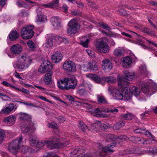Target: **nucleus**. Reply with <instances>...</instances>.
Instances as JSON below:
<instances>
[{
  "instance_id": "f257e3e1",
  "label": "nucleus",
  "mask_w": 157,
  "mask_h": 157,
  "mask_svg": "<svg viewBox=\"0 0 157 157\" xmlns=\"http://www.w3.org/2000/svg\"><path fill=\"white\" fill-rule=\"evenodd\" d=\"M28 134L29 137V143L32 146L40 147L46 145L48 148L52 150L63 147L69 144L67 142L57 143L59 138L56 136H54L48 140H44L39 142L38 140L35 139V137L34 133Z\"/></svg>"
},
{
  "instance_id": "f03ea898",
  "label": "nucleus",
  "mask_w": 157,
  "mask_h": 157,
  "mask_svg": "<svg viewBox=\"0 0 157 157\" xmlns=\"http://www.w3.org/2000/svg\"><path fill=\"white\" fill-rule=\"evenodd\" d=\"M108 90L109 92L114 97L117 99L128 100L131 98L130 93V90L128 88L118 89L112 87H109Z\"/></svg>"
},
{
  "instance_id": "7ed1b4c3",
  "label": "nucleus",
  "mask_w": 157,
  "mask_h": 157,
  "mask_svg": "<svg viewBox=\"0 0 157 157\" xmlns=\"http://www.w3.org/2000/svg\"><path fill=\"white\" fill-rule=\"evenodd\" d=\"M108 40L106 37L97 40L96 41L95 47L99 52L104 53L108 52L109 48L107 44Z\"/></svg>"
},
{
  "instance_id": "20e7f679",
  "label": "nucleus",
  "mask_w": 157,
  "mask_h": 157,
  "mask_svg": "<svg viewBox=\"0 0 157 157\" xmlns=\"http://www.w3.org/2000/svg\"><path fill=\"white\" fill-rule=\"evenodd\" d=\"M148 85L142 87V90L146 95L150 96L156 91L157 85L151 79L148 81Z\"/></svg>"
},
{
  "instance_id": "39448f33",
  "label": "nucleus",
  "mask_w": 157,
  "mask_h": 157,
  "mask_svg": "<svg viewBox=\"0 0 157 157\" xmlns=\"http://www.w3.org/2000/svg\"><path fill=\"white\" fill-rule=\"evenodd\" d=\"M23 136H21L19 138L13 140L10 144L8 148L10 152L13 154L17 153L20 147L23 144L22 140Z\"/></svg>"
},
{
  "instance_id": "423d86ee",
  "label": "nucleus",
  "mask_w": 157,
  "mask_h": 157,
  "mask_svg": "<svg viewBox=\"0 0 157 157\" xmlns=\"http://www.w3.org/2000/svg\"><path fill=\"white\" fill-rule=\"evenodd\" d=\"M33 26H27L23 28L21 31V35L25 39H29L32 38L34 35V33Z\"/></svg>"
},
{
  "instance_id": "0eeeda50",
  "label": "nucleus",
  "mask_w": 157,
  "mask_h": 157,
  "mask_svg": "<svg viewBox=\"0 0 157 157\" xmlns=\"http://www.w3.org/2000/svg\"><path fill=\"white\" fill-rule=\"evenodd\" d=\"M26 125L22 128V131L23 133L28 134L34 133V131L36 129L34 127V123L31 121H28L25 123Z\"/></svg>"
},
{
  "instance_id": "6e6552de",
  "label": "nucleus",
  "mask_w": 157,
  "mask_h": 157,
  "mask_svg": "<svg viewBox=\"0 0 157 157\" xmlns=\"http://www.w3.org/2000/svg\"><path fill=\"white\" fill-rule=\"evenodd\" d=\"M69 28L67 29V33L69 34L76 33L77 30L78 24L75 19H71L68 24Z\"/></svg>"
},
{
  "instance_id": "1a4fd4ad",
  "label": "nucleus",
  "mask_w": 157,
  "mask_h": 157,
  "mask_svg": "<svg viewBox=\"0 0 157 157\" xmlns=\"http://www.w3.org/2000/svg\"><path fill=\"white\" fill-rule=\"evenodd\" d=\"M63 68L64 70L69 72H74L76 70L75 63L71 61L64 63L63 65Z\"/></svg>"
},
{
  "instance_id": "9d476101",
  "label": "nucleus",
  "mask_w": 157,
  "mask_h": 157,
  "mask_svg": "<svg viewBox=\"0 0 157 157\" xmlns=\"http://www.w3.org/2000/svg\"><path fill=\"white\" fill-rule=\"evenodd\" d=\"M13 65L15 68H17L20 70H23L28 68L29 66V64L28 62L17 59Z\"/></svg>"
},
{
  "instance_id": "9b49d317",
  "label": "nucleus",
  "mask_w": 157,
  "mask_h": 157,
  "mask_svg": "<svg viewBox=\"0 0 157 157\" xmlns=\"http://www.w3.org/2000/svg\"><path fill=\"white\" fill-rule=\"evenodd\" d=\"M68 81V78H63L60 79L57 82L58 87L61 90H67Z\"/></svg>"
},
{
  "instance_id": "f8f14e48",
  "label": "nucleus",
  "mask_w": 157,
  "mask_h": 157,
  "mask_svg": "<svg viewBox=\"0 0 157 157\" xmlns=\"http://www.w3.org/2000/svg\"><path fill=\"white\" fill-rule=\"evenodd\" d=\"M99 145H100L99 147L100 149H102L103 151L105 153H112L114 151V150L112 149V148L116 146V144L115 143L113 142L105 147H103L100 144Z\"/></svg>"
},
{
  "instance_id": "ddd939ff",
  "label": "nucleus",
  "mask_w": 157,
  "mask_h": 157,
  "mask_svg": "<svg viewBox=\"0 0 157 157\" xmlns=\"http://www.w3.org/2000/svg\"><path fill=\"white\" fill-rule=\"evenodd\" d=\"M33 2L28 0L19 1L16 2V4L20 7H24L26 8H30Z\"/></svg>"
},
{
  "instance_id": "4468645a",
  "label": "nucleus",
  "mask_w": 157,
  "mask_h": 157,
  "mask_svg": "<svg viewBox=\"0 0 157 157\" xmlns=\"http://www.w3.org/2000/svg\"><path fill=\"white\" fill-rule=\"evenodd\" d=\"M118 84L120 87V89H122L125 88H128L127 86L128 85L129 82L126 80L123 77H119L117 79Z\"/></svg>"
},
{
  "instance_id": "2eb2a0df",
  "label": "nucleus",
  "mask_w": 157,
  "mask_h": 157,
  "mask_svg": "<svg viewBox=\"0 0 157 157\" xmlns=\"http://www.w3.org/2000/svg\"><path fill=\"white\" fill-rule=\"evenodd\" d=\"M87 77L92 79L96 83H100L102 85L105 84L103 78H101L96 75L92 74H89L87 75Z\"/></svg>"
},
{
  "instance_id": "dca6fc26",
  "label": "nucleus",
  "mask_w": 157,
  "mask_h": 157,
  "mask_svg": "<svg viewBox=\"0 0 157 157\" xmlns=\"http://www.w3.org/2000/svg\"><path fill=\"white\" fill-rule=\"evenodd\" d=\"M102 62V68L104 70H108L110 71L112 68V65L110 60L107 59H104Z\"/></svg>"
},
{
  "instance_id": "f3484780",
  "label": "nucleus",
  "mask_w": 157,
  "mask_h": 157,
  "mask_svg": "<svg viewBox=\"0 0 157 157\" xmlns=\"http://www.w3.org/2000/svg\"><path fill=\"white\" fill-rule=\"evenodd\" d=\"M68 81L67 83V90H69L70 89H74L76 87L77 81V80L75 78H68Z\"/></svg>"
},
{
  "instance_id": "a211bd4d",
  "label": "nucleus",
  "mask_w": 157,
  "mask_h": 157,
  "mask_svg": "<svg viewBox=\"0 0 157 157\" xmlns=\"http://www.w3.org/2000/svg\"><path fill=\"white\" fill-rule=\"evenodd\" d=\"M132 60L130 57H124L121 59V63L124 67H127L131 63Z\"/></svg>"
},
{
  "instance_id": "6ab92c4d",
  "label": "nucleus",
  "mask_w": 157,
  "mask_h": 157,
  "mask_svg": "<svg viewBox=\"0 0 157 157\" xmlns=\"http://www.w3.org/2000/svg\"><path fill=\"white\" fill-rule=\"evenodd\" d=\"M52 25L56 29H58L61 27L60 19L57 17H54L51 19Z\"/></svg>"
},
{
  "instance_id": "aec40b11",
  "label": "nucleus",
  "mask_w": 157,
  "mask_h": 157,
  "mask_svg": "<svg viewBox=\"0 0 157 157\" xmlns=\"http://www.w3.org/2000/svg\"><path fill=\"white\" fill-rule=\"evenodd\" d=\"M52 72L51 71H49L44 76V80L45 83L47 85H49L52 83Z\"/></svg>"
},
{
  "instance_id": "412c9836",
  "label": "nucleus",
  "mask_w": 157,
  "mask_h": 157,
  "mask_svg": "<svg viewBox=\"0 0 157 157\" xmlns=\"http://www.w3.org/2000/svg\"><path fill=\"white\" fill-rule=\"evenodd\" d=\"M63 56L61 53L59 52L55 53L51 56L52 61L55 63H58L62 59Z\"/></svg>"
},
{
  "instance_id": "4be33fe9",
  "label": "nucleus",
  "mask_w": 157,
  "mask_h": 157,
  "mask_svg": "<svg viewBox=\"0 0 157 157\" xmlns=\"http://www.w3.org/2000/svg\"><path fill=\"white\" fill-rule=\"evenodd\" d=\"M10 49L11 52L13 54H18L21 52L22 48L20 45L15 44L12 46Z\"/></svg>"
},
{
  "instance_id": "5701e85b",
  "label": "nucleus",
  "mask_w": 157,
  "mask_h": 157,
  "mask_svg": "<svg viewBox=\"0 0 157 157\" xmlns=\"http://www.w3.org/2000/svg\"><path fill=\"white\" fill-rule=\"evenodd\" d=\"M19 119L21 120H23L27 122L28 121L31 120V116L28 114L25 113H20L18 114Z\"/></svg>"
},
{
  "instance_id": "b1692460",
  "label": "nucleus",
  "mask_w": 157,
  "mask_h": 157,
  "mask_svg": "<svg viewBox=\"0 0 157 157\" xmlns=\"http://www.w3.org/2000/svg\"><path fill=\"white\" fill-rule=\"evenodd\" d=\"M14 107V104L13 103H11L9 104V106L4 107L2 110L1 111L4 114H8L13 110Z\"/></svg>"
},
{
  "instance_id": "393cba45",
  "label": "nucleus",
  "mask_w": 157,
  "mask_h": 157,
  "mask_svg": "<svg viewBox=\"0 0 157 157\" xmlns=\"http://www.w3.org/2000/svg\"><path fill=\"white\" fill-rule=\"evenodd\" d=\"M142 32L145 33L147 34L150 36H155V32L151 29H150L147 27H143L141 29Z\"/></svg>"
},
{
  "instance_id": "a878e982",
  "label": "nucleus",
  "mask_w": 157,
  "mask_h": 157,
  "mask_svg": "<svg viewBox=\"0 0 157 157\" xmlns=\"http://www.w3.org/2000/svg\"><path fill=\"white\" fill-rule=\"evenodd\" d=\"M19 36V33L15 30L11 31L9 35V39L11 41H13L17 39Z\"/></svg>"
},
{
  "instance_id": "bb28decb",
  "label": "nucleus",
  "mask_w": 157,
  "mask_h": 157,
  "mask_svg": "<svg viewBox=\"0 0 157 157\" xmlns=\"http://www.w3.org/2000/svg\"><path fill=\"white\" fill-rule=\"evenodd\" d=\"M87 36H83L80 39V44L84 47L87 48L89 39L86 38Z\"/></svg>"
},
{
  "instance_id": "cd10ccee",
  "label": "nucleus",
  "mask_w": 157,
  "mask_h": 157,
  "mask_svg": "<svg viewBox=\"0 0 157 157\" xmlns=\"http://www.w3.org/2000/svg\"><path fill=\"white\" fill-rule=\"evenodd\" d=\"M16 118L14 116H9L6 117L4 119V121L5 122H6L8 124H13L15 122Z\"/></svg>"
},
{
  "instance_id": "c85d7f7f",
  "label": "nucleus",
  "mask_w": 157,
  "mask_h": 157,
  "mask_svg": "<svg viewBox=\"0 0 157 157\" xmlns=\"http://www.w3.org/2000/svg\"><path fill=\"white\" fill-rule=\"evenodd\" d=\"M125 78H124L126 80H132L135 77V75L133 73H132L126 71L124 72Z\"/></svg>"
},
{
  "instance_id": "c756f323",
  "label": "nucleus",
  "mask_w": 157,
  "mask_h": 157,
  "mask_svg": "<svg viewBox=\"0 0 157 157\" xmlns=\"http://www.w3.org/2000/svg\"><path fill=\"white\" fill-rule=\"evenodd\" d=\"M48 38L47 39L46 42L44 44L46 47L48 48L53 46V39L50 35H48Z\"/></svg>"
},
{
  "instance_id": "7c9ffc66",
  "label": "nucleus",
  "mask_w": 157,
  "mask_h": 157,
  "mask_svg": "<svg viewBox=\"0 0 157 157\" xmlns=\"http://www.w3.org/2000/svg\"><path fill=\"white\" fill-rule=\"evenodd\" d=\"M128 89L130 90V93L131 94V96L132 94L136 96L138 95L140 93V90L135 86L133 87L131 90L128 88Z\"/></svg>"
},
{
  "instance_id": "2f4dec72",
  "label": "nucleus",
  "mask_w": 157,
  "mask_h": 157,
  "mask_svg": "<svg viewBox=\"0 0 157 157\" xmlns=\"http://www.w3.org/2000/svg\"><path fill=\"white\" fill-rule=\"evenodd\" d=\"M59 0H54L52 3L48 4H43L42 6L47 8H53L56 5H58Z\"/></svg>"
},
{
  "instance_id": "473e14b6",
  "label": "nucleus",
  "mask_w": 157,
  "mask_h": 157,
  "mask_svg": "<svg viewBox=\"0 0 157 157\" xmlns=\"http://www.w3.org/2000/svg\"><path fill=\"white\" fill-rule=\"evenodd\" d=\"M85 152V150L82 147L79 148L75 149L72 151H71V154L72 156L74 157L75 155H76L77 153L79 154H82Z\"/></svg>"
},
{
  "instance_id": "72a5a7b5",
  "label": "nucleus",
  "mask_w": 157,
  "mask_h": 157,
  "mask_svg": "<svg viewBox=\"0 0 157 157\" xmlns=\"http://www.w3.org/2000/svg\"><path fill=\"white\" fill-rule=\"evenodd\" d=\"M124 52V50L122 48L119 47L114 50L113 54L116 56L119 57L122 56Z\"/></svg>"
},
{
  "instance_id": "f704fd0d",
  "label": "nucleus",
  "mask_w": 157,
  "mask_h": 157,
  "mask_svg": "<svg viewBox=\"0 0 157 157\" xmlns=\"http://www.w3.org/2000/svg\"><path fill=\"white\" fill-rule=\"evenodd\" d=\"M103 111L105 112V109L103 110L102 109H100L99 108H96L94 109V116L98 117H104L102 113V112Z\"/></svg>"
},
{
  "instance_id": "c9c22d12",
  "label": "nucleus",
  "mask_w": 157,
  "mask_h": 157,
  "mask_svg": "<svg viewBox=\"0 0 157 157\" xmlns=\"http://www.w3.org/2000/svg\"><path fill=\"white\" fill-rule=\"evenodd\" d=\"M103 82L106 81L109 84L112 83L116 82V79L113 76L105 77L103 78Z\"/></svg>"
},
{
  "instance_id": "e433bc0d",
  "label": "nucleus",
  "mask_w": 157,
  "mask_h": 157,
  "mask_svg": "<svg viewBox=\"0 0 157 157\" xmlns=\"http://www.w3.org/2000/svg\"><path fill=\"white\" fill-rule=\"evenodd\" d=\"M42 64L48 72L52 68L51 63L48 60L44 61Z\"/></svg>"
},
{
  "instance_id": "4c0bfd02",
  "label": "nucleus",
  "mask_w": 157,
  "mask_h": 157,
  "mask_svg": "<svg viewBox=\"0 0 157 157\" xmlns=\"http://www.w3.org/2000/svg\"><path fill=\"white\" fill-rule=\"evenodd\" d=\"M140 70L142 74L145 75V76H147L148 75V72L147 71L146 67L145 65L141 66L140 67Z\"/></svg>"
},
{
  "instance_id": "58836bf2",
  "label": "nucleus",
  "mask_w": 157,
  "mask_h": 157,
  "mask_svg": "<svg viewBox=\"0 0 157 157\" xmlns=\"http://www.w3.org/2000/svg\"><path fill=\"white\" fill-rule=\"evenodd\" d=\"M97 101L99 103L105 104L107 103V101L102 95H97Z\"/></svg>"
},
{
  "instance_id": "ea45409f",
  "label": "nucleus",
  "mask_w": 157,
  "mask_h": 157,
  "mask_svg": "<svg viewBox=\"0 0 157 157\" xmlns=\"http://www.w3.org/2000/svg\"><path fill=\"white\" fill-rule=\"evenodd\" d=\"M88 67H90V70L97 71L98 69V65L95 62H89Z\"/></svg>"
},
{
  "instance_id": "a19ab883",
  "label": "nucleus",
  "mask_w": 157,
  "mask_h": 157,
  "mask_svg": "<svg viewBox=\"0 0 157 157\" xmlns=\"http://www.w3.org/2000/svg\"><path fill=\"white\" fill-rule=\"evenodd\" d=\"M125 124L124 121H119L114 126V128L116 130H118L124 126Z\"/></svg>"
},
{
  "instance_id": "79ce46f5",
  "label": "nucleus",
  "mask_w": 157,
  "mask_h": 157,
  "mask_svg": "<svg viewBox=\"0 0 157 157\" xmlns=\"http://www.w3.org/2000/svg\"><path fill=\"white\" fill-rule=\"evenodd\" d=\"M78 127L80 129L84 132H86V130L88 129V127L82 122H79Z\"/></svg>"
},
{
  "instance_id": "37998d69",
  "label": "nucleus",
  "mask_w": 157,
  "mask_h": 157,
  "mask_svg": "<svg viewBox=\"0 0 157 157\" xmlns=\"http://www.w3.org/2000/svg\"><path fill=\"white\" fill-rule=\"evenodd\" d=\"M122 117L124 119L128 120H132L133 118V116L129 113L124 114Z\"/></svg>"
},
{
  "instance_id": "c03bdc74",
  "label": "nucleus",
  "mask_w": 157,
  "mask_h": 157,
  "mask_svg": "<svg viewBox=\"0 0 157 157\" xmlns=\"http://www.w3.org/2000/svg\"><path fill=\"white\" fill-rule=\"evenodd\" d=\"M100 26L103 29H106L108 31H110L111 29L108 24H105L103 22H100L99 23Z\"/></svg>"
},
{
  "instance_id": "a18cd8bd",
  "label": "nucleus",
  "mask_w": 157,
  "mask_h": 157,
  "mask_svg": "<svg viewBox=\"0 0 157 157\" xmlns=\"http://www.w3.org/2000/svg\"><path fill=\"white\" fill-rule=\"evenodd\" d=\"M37 21H38L42 22H44L47 21L46 17L45 15H43L42 14L39 15V16H37Z\"/></svg>"
},
{
  "instance_id": "49530a36",
  "label": "nucleus",
  "mask_w": 157,
  "mask_h": 157,
  "mask_svg": "<svg viewBox=\"0 0 157 157\" xmlns=\"http://www.w3.org/2000/svg\"><path fill=\"white\" fill-rule=\"evenodd\" d=\"M20 59L21 61L28 62L29 59L26 57V54H22L20 55L18 59Z\"/></svg>"
},
{
  "instance_id": "de8ad7c7",
  "label": "nucleus",
  "mask_w": 157,
  "mask_h": 157,
  "mask_svg": "<svg viewBox=\"0 0 157 157\" xmlns=\"http://www.w3.org/2000/svg\"><path fill=\"white\" fill-rule=\"evenodd\" d=\"M105 135L104 138L107 142H111L112 141H113L114 140V136L112 135L106 134V135Z\"/></svg>"
},
{
  "instance_id": "09e8293b",
  "label": "nucleus",
  "mask_w": 157,
  "mask_h": 157,
  "mask_svg": "<svg viewBox=\"0 0 157 157\" xmlns=\"http://www.w3.org/2000/svg\"><path fill=\"white\" fill-rule=\"evenodd\" d=\"M50 35L53 40L58 42L59 43L62 42V37H61L59 36H55L53 35Z\"/></svg>"
},
{
  "instance_id": "8fccbe9b",
  "label": "nucleus",
  "mask_w": 157,
  "mask_h": 157,
  "mask_svg": "<svg viewBox=\"0 0 157 157\" xmlns=\"http://www.w3.org/2000/svg\"><path fill=\"white\" fill-rule=\"evenodd\" d=\"M105 111L107 113H110L113 114L116 113L118 112V110L115 108H113L112 109H105Z\"/></svg>"
},
{
  "instance_id": "3c124183",
  "label": "nucleus",
  "mask_w": 157,
  "mask_h": 157,
  "mask_svg": "<svg viewBox=\"0 0 157 157\" xmlns=\"http://www.w3.org/2000/svg\"><path fill=\"white\" fill-rule=\"evenodd\" d=\"M145 153H157V147L155 148V147L154 148L151 149H149V148H147V151H145Z\"/></svg>"
},
{
  "instance_id": "603ef678",
  "label": "nucleus",
  "mask_w": 157,
  "mask_h": 157,
  "mask_svg": "<svg viewBox=\"0 0 157 157\" xmlns=\"http://www.w3.org/2000/svg\"><path fill=\"white\" fill-rule=\"evenodd\" d=\"M38 71L42 73H44L47 71L42 63L38 69Z\"/></svg>"
},
{
  "instance_id": "864d4df0",
  "label": "nucleus",
  "mask_w": 157,
  "mask_h": 157,
  "mask_svg": "<svg viewBox=\"0 0 157 157\" xmlns=\"http://www.w3.org/2000/svg\"><path fill=\"white\" fill-rule=\"evenodd\" d=\"M125 154H136L137 152L136 151L134 150L133 148L127 149L125 151Z\"/></svg>"
},
{
  "instance_id": "5fc2aeb1",
  "label": "nucleus",
  "mask_w": 157,
  "mask_h": 157,
  "mask_svg": "<svg viewBox=\"0 0 157 157\" xmlns=\"http://www.w3.org/2000/svg\"><path fill=\"white\" fill-rule=\"evenodd\" d=\"M3 85L8 87H12L13 88L15 89H18V88L16 87L9 84L6 81H3L2 83Z\"/></svg>"
},
{
  "instance_id": "6e6d98bb",
  "label": "nucleus",
  "mask_w": 157,
  "mask_h": 157,
  "mask_svg": "<svg viewBox=\"0 0 157 157\" xmlns=\"http://www.w3.org/2000/svg\"><path fill=\"white\" fill-rule=\"evenodd\" d=\"M145 130V129H144L138 128L137 129H135L134 131V132L136 133H143Z\"/></svg>"
},
{
  "instance_id": "4d7b16f0",
  "label": "nucleus",
  "mask_w": 157,
  "mask_h": 157,
  "mask_svg": "<svg viewBox=\"0 0 157 157\" xmlns=\"http://www.w3.org/2000/svg\"><path fill=\"white\" fill-rule=\"evenodd\" d=\"M58 120V121L60 123H63L65 121V118L63 116H60L58 117H55Z\"/></svg>"
},
{
  "instance_id": "13d9d810",
  "label": "nucleus",
  "mask_w": 157,
  "mask_h": 157,
  "mask_svg": "<svg viewBox=\"0 0 157 157\" xmlns=\"http://www.w3.org/2000/svg\"><path fill=\"white\" fill-rule=\"evenodd\" d=\"M5 134L4 131L2 130H0V142L2 141L4 138Z\"/></svg>"
},
{
  "instance_id": "bf43d9fd",
  "label": "nucleus",
  "mask_w": 157,
  "mask_h": 157,
  "mask_svg": "<svg viewBox=\"0 0 157 157\" xmlns=\"http://www.w3.org/2000/svg\"><path fill=\"white\" fill-rule=\"evenodd\" d=\"M28 46L32 49H34L35 48L34 44L32 41L29 40L27 43Z\"/></svg>"
},
{
  "instance_id": "052dcab7",
  "label": "nucleus",
  "mask_w": 157,
  "mask_h": 157,
  "mask_svg": "<svg viewBox=\"0 0 157 157\" xmlns=\"http://www.w3.org/2000/svg\"><path fill=\"white\" fill-rule=\"evenodd\" d=\"M48 127L52 128L55 129L57 127V125L54 122L52 123H49L48 124Z\"/></svg>"
},
{
  "instance_id": "680f3d73",
  "label": "nucleus",
  "mask_w": 157,
  "mask_h": 157,
  "mask_svg": "<svg viewBox=\"0 0 157 157\" xmlns=\"http://www.w3.org/2000/svg\"><path fill=\"white\" fill-rule=\"evenodd\" d=\"M145 133V135L148 137L150 138H153V136L151 134V133L148 131H144V132Z\"/></svg>"
},
{
  "instance_id": "e2e57ef3",
  "label": "nucleus",
  "mask_w": 157,
  "mask_h": 157,
  "mask_svg": "<svg viewBox=\"0 0 157 157\" xmlns=\"http://www.w3.org/2000/svg\"><path fill=\"white\" fill-rule=\"evenodd\" d=\"M17 90H19L21 92L23 93H24L26 94H29L30 93V92L27 90L23 88L21 89H20L18 88V89H16Z\"/></svg>"
},
{
  "instance_id": "0e129e2a",
  "label": "nucleus",
  "mask_w": 157,
  "mask_h": 157,
  "mask_svg": "<svg viewBox=\"0 0 157 157\" xmlns=\"http://www.w3.org/2000/svg\"><path fill=\"white\" fill-rule=\"evenodd\" d=\"M88 6H90L91 8L93 9H97V8L96 5L92 2H89L88 3Z\"/></svg>"
},
{
  "instance_id": "69168bd1",
  "label": "nucleus",
  "mask_w": 157,
  "mask_h": 157,
  "mask_svg": "<svg viewBox=\"0 0 157 157\" xmlns=\"http://www.w3.org/2000/svg\"><path fill=\"white\" fill-rule=\"evenodd\" d=\"M72 14L74 16H78L81 14V12L79 10H75L72 11L71 12Z\"/></svg>"
},
{
  "instance_id": "338daca9",
  "label": "nucleus",
  "mask_w": 157,
  "mask_h": 157,
  "mask_svg": "<svg viewBox=\"0 0 157 157\" xmlns=\"http://www.w3.org/2000/svg\"><path fill=\"white\" fill-rule=\"evenodd\" d=\"M100 127L101 129L104 130L108 128V126L104 123H101L100 125Z\"/></svg>"
},
{
  "instance_id": "774afa93",
  "label": "nucleus",
  "mask_w": 157,
  "mask_h": 157,
  "mask_svg": "<svg viewBox=\"0 0 157 157\" xmlns=\"http://www.w3.org/2000/svg\"><path fill=\"white\" fill-rule=\"evenodd\" d=\"M86 51L88 55L89 56L91 57L94 56L95 53L94 52L88 49Z\"/></svg>"
}]
</instances>
